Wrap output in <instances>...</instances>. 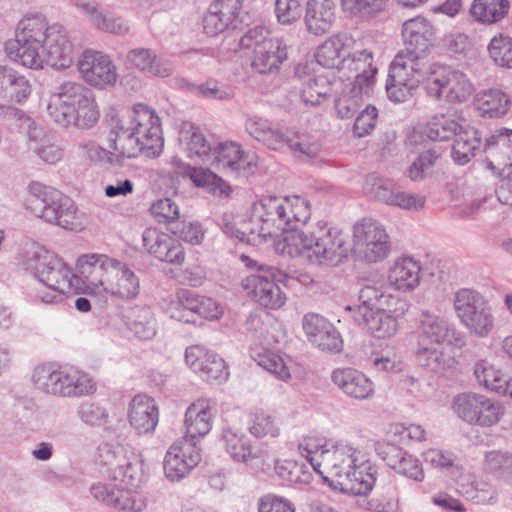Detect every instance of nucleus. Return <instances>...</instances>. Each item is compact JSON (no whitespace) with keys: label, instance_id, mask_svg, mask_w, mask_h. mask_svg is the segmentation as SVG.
I'll list each match as a JSON object with an SVG mask.
<instances>
[{"label":"nucleus","instance_id":"nucleus-37","mask_svg":"<svg viewBox=\"0 0 512 512\" xmlns=\"http://www.w3.org/2000/svg\"><path fill=\"white\" fill-rule=\"evenodd\" d=\"M378 454L398 474L418 482L424 480L425 474L419 460L402 448L386 443L379 446Z\"/></svg>","mask_w":512,"mask_h":512},{"label":"nucleus","instance_id":"nucleus-25","mask_svg":"<svg viewBox=\"0 0 512 512\" xmlns=\"http://www.w3.org/2000/svg\"><path fill=\"white\" fill-rule=\"evenodd\" d=\"M423 266L420 259L409 255L401 254L395 257L387 269L388 286L401 293H411L421 283V272Z\"/></svg>","mask_w":512,"mask_h":512},{"label":"nucleus","instance_id":"nucleus-12","mask_svg":"<svg viewBox=\"0 0 512 512\" xmlns=\"http://www.w3.org/2000/svg\"><path fill=\"white\" fill-rule=\"evenodd\" d=\"M427 95L434 100L461 104L475 93V85L464 72L449 66L434 65L425 79Z\"/></svg>","mask_w":512,"mask_h":512},{"label":"nucleus","instance_id":"nucleus-4","mask_svg":"<svg viewBox=\"0 0 512 512\" xmlns=\"http://www.w3.org/2000/svg\"><path fill=\"white\" fill-rule=\"evenodd\" d=\"M83 282L82 292L106 303L129 301L140 292V280L126 264L104 254H83L76 261Z\"/></svg>","mask_w":512,"mask_h":512},{"label":"nucleus","instance_id":"nucleus-57","mask_svg":"<svg viewBox=\"0 0 512 512\" xmlns=\"http://www.w3.org/2000/svg\"><path fill=\"white\" fill-rule=\"evenodd\" d=\"M457 489L468 500L478 504L489 503L495 496V491L489 483L472 481L470 477H463L458 482Z\"/></svg>","mask_w":512,"mask_h":512},{"label":"nucleus","instance_id":"nucleus-1","mask_svg":"<svg viewBox=\"0 0 512 512\" xmlns=\"http://www.w3.org/2000/svg\"><path fill=\"white\" fill-rule=\"evenodd\" d=\"M298 451L334 489L366 496L375 486L376 469L365 451L349 439L308 434L299 441Z\"/></svg>","mask_w":512,"mask_h":512},{"label":"nucleus","instance_id":"nucleus-62","mask_svg":"<svg viewBox=\"0 0 512 512\" xmlns=\"http://www.w3.org/2000/svg\"><path fill=\"white\" fill-rule=\"evenodd\" d=\"M490 57L502 67L512 68V38L499 34L494 36L488 46Z\"/></svg>","mask_w":512,"mask_h":512},{"label":"nucleus","instance_id":"nucleus-10","mask_svg":"<svg viewBox=\"0 0 512 512\" xmlns=\"http://www.w3.org/2000/svg\"><path fill=\"white\" fill-rule=\"evenodd\" d=\"M453 309L459 322L471 336L483 339L494 331V309L481 292L471 288L457 290L453 296Z\"/></svg>","mask_w":512,"mask_h":512},{"label":"nucleus","instance_id":"nucleus-11","mask_svg":"<svg viewBox=\"0 0 512 512\" xmlns=\"http://www.w3.org/2000/svg\"><path fill=\"white\" fill-rule=\"evenodd\" d=\"M239 44L241 48L253 50L251 67L260 74L278 71L288 58L284 41L273 37L264 26L248 29L240 38Z\"/></svg>","mask_w":512,"mask_h":512},{"label":"nucleus","instance_id":"nucleus-35","mask_svg":"<svg viewBox=\"0 0 512 512\" xmlns=\"http://www.w3.org/2000/svg\"><path fill=\"white\" fill-rule=\"evenodd\" d=\"M115 486L116 484L110 485L99 482L90 487V492L97 501L115 509L141 512L146 508L147 502L143 496L129 494L123 491L121 487L116 488Z\"/></svg>","mask_w":512,"mask_h":512},{"label":"nucleus","instance_id":"nucleus-50","mask_svg":"<svg viewBox=\"0 0 512 512\" xmlns=\"http://www.w3.org/2000/svg\"><path fill=\"white\" fill-rule=\"evenodd\" d=\"M456 137L457 138L452 146L451 156L454 162L458 165H465L480 149V135L475 128L467 125Z\"/></svg>","mask_w":512,"mask_h":512},{"label":"nucleus","instance_id":"nucleus-29","mask_svg":"<svg viewBox=\"0 0 512 512\" xmlns=\"http://www.w3.org/2000/svg\"><path fill=\"white\" fill-rule=\"evenodd\" d=\"M483 152L485 166L493 174L512 168V129H495L486 139Z\"/></svg>","mask_w":512,"mask_h":512},{"label":"nucleus","instance_id":"nucleus-38","mask_svg":"<svg viewBox=\"0 0 512 512\" xmlns=\"http://www.w3.org/2000/svg\"><path fill=\"white\" fill-rule=\"evenodd\" d=\"M32 93L30 80L6 65H0V98L9 103H24Z\"/></svg>","mask_w":512,"mask_h":512},{"label":"nucleus","instance_id":"nucleus-22","mask_svg":"<svg viewBox=\"0 0 512 512\" xmlns=\"http://www.w3.org/2000/svg\"><path fill=\"white\" fill-rule=\"evenodd\" d=\"M144 250L158 261L174 266L185 262L186 252L179 239L155 227H148L142 233Z\"/></svg>","mask_w":512,"mask_h":512},{"label":"nucleus","instance_id":"nucleus-43","mask_svg":"<svg viewBox=\"0 0 512 512\" xmlns=\"http://www.w3.org/2000/svg\"><path fill=\"white\" fill-rule=\"evenodd\" d=\"M135 454L130 447L118 442H103L96 452V463L102 474L111 479L114 474Z\"/></svg>","mask_w":512,"mask_h":512},{"label":"nucleus","instance_id":"nucleus-7","mask_svg":"<svg viewBox=\"0 0 512 512\" xmlns=\"http://www.w3.org/2000/svg\"><path fill=\"white\" fill-rule=\"evenodd\" d=\"M407 310V302L398 295L367 285L359 292V305L354 318L373 337L390 339L397 335L399 320Z\"/></svg>","mask_w":512,"mask_h":512},{"label":"nucleus","instance_id":"nucleus-63","mask_svg":"<svg viewBox=\"0 0 512 512\" xmlns=\"http://www.w3.org/2000/svg\"><path fill=\"white\" fill-rule=\"evenodd\" d=\"M186 150L190 158L198 157L201 159H211L213 148L207 141L205 135L199 128L191 127L187 131L186 136Z\"/></svg>","mask_w":512,"mask_h":512},{"label":"nucleus","instance_id":"nucleus-19","mask_svg":"<svg viewBox=\"0 0 512 512\" xmlns=\"http://www.w3.org/2000/svg\"><path fill=\"white\" fill-rule=\"evenodd\" d=\"M171 162L175 170L169 175V188L175 192L184 187L182 184L188 182H191L194 188L206 189L210 192H230L231 190V186L209 168L191 166L178 157H173Z\"/></svg>","mask_w":512,"mask_h":512},{"label":"nucleus","instance_id":"nucleus-18","mask_svg":"<svg viewBox=\"0 0 512 512\" xmlns=\"http://www.w3.org/2000/svg\"><path fill=\"white\" fill-rule=\"evenodd\" d=\"M255 210H264L286 224L305 223L311 216L310 201L302 194H265L255 202Z\"/></svg>","mask_w":512,"mask_h":512},{"label":"nucleus","instance_id":"nucleus-14","mask_svg":"<svg viewBox=\"0 0 512 512\" xmlns=\"http://www.w3.org/2000/svg\"><path fill=\"white\" fill-rule=\"evenodd\" d=\"M390 236L385 226L374 219L363 218L352 228V251L367 263H378L391 253Z\"/></svg>","mask_w":512,"mask_h":512},{"label":"nucleus","instance_id":"nucleus-2","mask_svg":"<svg viewBox=\"0 0 512 512\" xmlns=\"http://www.w3.org/2000/svg\"><path fill=\"white\" fill-rule=\"evenodd\" d=\"M252 215L244 230L248 232L240 242L258 246L272 243L275 251L290 257H301L313 265L330 264L346 255V238L343 231L318 221L311 229L293 228L279 234L274 216H268L264 210L256 211L255 203Z\"/></svg>","mask_w":512,"mask_h":512},{"label":"nucleus","instance_id":"nucleus-45","mask_svg":"<svg viewBox=\"0 0 512 512\" xmlns=\"http://www.w3.org/2000/svg\"><path fill=\"white\" fill-rule=\"evenodd\" d=\"M148 475L145 469L144 460L141 455L135 453L132 454L125 464L121 465V468L111 478L125 492H136L140 489L147 481Z\"/></svg>","mask_w":512,"mask_h":512},{"label":"nucleus","instance_id":"nucleus-42","mask_svg":"<svg viewBox=\"0 0 512 512\" xmlns=\"http://www.w3.org/2000/svg\"><path fill=\"white\" fill-rule=\"evenodd\" d=\"M245 129L251 137L270 149H281L287 142V132L275 127L268 119L260 116L248 117Z\"/></svg>","mask_w":512,"mask_h":512},{"label":"nucleus","instance_id":"nucleus-27","mask_svg":"<svg viewBox=\"0 0 512 512\" xmlns=\"http://www.w3.org/2000/svg\"><path fill=\"white\" fill-rule=\"evenodd\" d=\"M436 29L432 22L423 16L406 20L402 24V37L405 50L402 53L422 59L435 39Z\"/></svg>","mask_w":512,"mask_h":512},{"label":"nucleus","instance_id":"nucleus-52","mask_svg":"<svg viewBox=\"0 0 512 512\" xmlns=\"http://www.w3.org/2000/svg\"><path fill=\"white\" fill-rule=\"evenodd\" d=\"M251 356L260 367L277 379L288 381L291 378L288 363L279 353L262 347L253 349Z\"/></svg>","mask_w":512,"mask_h":512},{"label":"nucleus","instance_id":"nucleus-31","mask_svg":"<svg viewBox=\"0 0 512 512\" xmlns=\"http://www.w3.org/2000/svg\"><path fill=\"white\" fill-rule=\"evenodd\" d=\"M187 365L207 381H225L228 370L225 361L215 352L201 345H192L185 351Z\"/></svg>","mask_w":512,"mask_h":512},{"label":"nucleus","instance_id":"nucleus-36","mask_svg":"<svg viewBox=\"0 0 512 512\" xmlns=\"http://www.w3.org/2000/svg\"><path fill=\"white\" fill-rule=\"evenodd\" d=\"M332 382L347 396L357 400L373 397L375 385L363 372L350 368H337L331 374Z\"/></svg>","mask_w":512,"mask_h":512},{"label":"nucleus","instance_id":"nucleus-53","mask_svg":"<svg viewBox=\"0 0 512 512\" xmlns=\"http://www.w3.org/2000/svg\"><path fill=\"white\" fill-rule=\"evenodd\" d=\"M247 428L250 434L256 438H275L280 435V426L276 418L262 409L250 412Z\"/></svg>","mask_w":512,"mask_h":512},{"label":"nucleus","instance_id":"nucleus-56","mask_svg":"<svg viewBox=\"0 0 512 512\" xmlns=\"http://www.w3.org/2000/svg\"><path fill=\"white\" fill-rule=\"evenodd\" d=\"M342 10L354 17L371 19L381 13L387 0H340Z\"/></svg>","mask_w":512,"mask_h":512},{"label":"nucleus","instance_id":"nucleus-8","mask_svg":"<svg viewBox=\"0 0 512 512\" xmlns=\"http://www.w3.org/2000/svg\"><path fill=\"white\" fill-rule=\"evenodd\" d=\"M47 112L61 126L82 129L94 126L100 115L92 91L75 81H65L55 88Z\"/></svg>","mask_w":512,"mask_h":512},{"label":"nucleus","instance_id":"nucleus-21","mask_svg":"<svg viewBox=\"0 0 512 512\" xmlns=\"http://www.w3.org/2000/svg\"><path fill=\"white\" fill-rule=\"evenodd\" d=\"M201 454L195 443L184 439L177 440L168 448L164 460V475L170 482H178L187 477L200 463Z\"/></svg>","mask_w":512,"mask_h":512},{"label":"nucleus","instance_id":"nucleus-49","mask_svg":"<svg viewBox=\"0 0 512 512\" xmlns=\"http://www.w3.org/2000/svg\"><path fill=\"white\" fill-rule=\"evenodd\" d=\"M509 9V0H473L470 14L475 21L492 25L503 20Z\"/></svg>","mask_w":512,"mask_h":512},{"label":"nucleus","instance_id":"nucleus-17","mask_svg":"<svg viewBox=\"0 0 512 512\" xmlns=\"http://www.w3.org/2000/svg\"><path fill=\"white\" fill-rule=\"evenodd\" d=\"M281 272L272 266L259 265L258 273L246 277L242 287L261 306L279 309L286 302V296L276 284Z\"/></svg>","mask_w":512,"mask_h":512},{"label":"nucleus","instance_id":"nucleus-40","mask_svg":"<svg viewBox=\"0 0 512 512\" xmlns=\"http://www.w3.org/2000/svg\"><path fill=\"white\" fill-rule=\"evenodd\" d=\"M336 5L333 0H308L305 24L314 35H323L333 26L336 19Z\"/></svg>","mask_w":512,"mask_h":512},{"label":"nucleus","instance_id":"nucleus-39","mask_svg":"<svg viewBox=\"0 0 512 512\" xmlns=\"http://www.w3.org/2000/svg\"><path fill=\"white\" fill-rule=\"evenodd\" d=\"M124 323L127 330L139 340L147 341L157 333V319L148 306L135 305L124 313Z\"/></svg>","mask_w":512,"mask_h":512},{"label":"nucleus","instance_id":"nucleus-60","mask_svg":"<svg viewBox=\"0 0 512 512\" xmlns=\"http://www.w3.org/2000/svg\"><path fill=\"white\" fill-rule=\"evenodd\" d=\"M512 452L492 450L485 454L484 468L486 471L508 480L512 470Z\"/></svg>","mask_w":512,"mask_h":512},{"label":"nucleus","instance_id":"nucleus-24","mask_svg":"<svg viewBox=\"0 0 512 512\" xmlns=\"http://www.w3.org/2000/svg\"><path fill=\"white\" fill-rule=\"evenodd\" d=\"M78 70L86 83L97 88L114 85L117 68L110 57L102 52L86 50L77 63Z\"/></svg>","mask_w":512,"mask_h":512},{"label":"nucleus","instance_id":"nucleus-26","mask_svg":"<svg viewBox=\"0 0 512 512\" xmlns=\"http://www.w3.org/2000/svg\"><path fill=\"white\" fill-rule=\"evenodd\" d=\"M216 413V404L211 399L200 398L192 402L185 412L184 440L195 443V441L205 437L213 427Z\"/></svg>","mask_w":512,"mask_h":512},{"label":"nucleus","instance_id":"nucleus-51","mask_svg":"<svg viewBox=\"0 0 512 512\" xmlns=\"http://www.w3.org/2000/svg\"><path fill=\"white\" fill-rule=\"evenodd\" d=\"M221 439L224 442L226 452L234 461L247 462L256 457L250 440L242 432L231 427H225L222 430Z\"/></svg>","mask_w":512,"mask_h":512},{"label":"nucleus","instance_id":"nucleus-61","mask_svg":"<svg viewBox=\"0 0 512 512\" xmlns=\"http://www.w3.org/2000/svg\"><path fill=\"white\" fill-rule=\"evenodd\" d=\"M512 452L492 450L485 454L484 468L486 471L508 480L512 470Z\"/></svg>","mask_w":512,"mask_h":512},{"label":"nucleus","instance_id":"nucleus-54","mask_svg":"<svg viewBox=\"0 0 512 512\" xmlns=\"http://www.w3.org/2000/svg\"><path fill=\"white\" fill-rule=\"evenodd\" d=\"M370 92L360 90L359 87H344L342 94L335 101V110L337 115L342 119H348L362 106L363 98L368 96Z\"/></svg>","mask_w":512,"mask_h":512},{"label":"nucleus","instance_id":"nucleus-28","mask_svg":"<svg viewBox=\"0 0 512 512\" xmlns=\"http://www.w3.org/2000/svg\"><path fill=\"white\" fill-rule=\"evenodd\" d=\"M22 127L26 129L27 147L42 162L56 164L62 160L64 151L57 143L55 137L49 134L43 127L37 125L28 116L21 118Z\"/></svg>","mask_w":512,"mask_h":512},{"label":"nucleus","instance_id":"nucleus-3","mask_svg":"<svg viewBox=\"0 0 512 512\" xmlns=\"http://www.w3.org/2000/svg\"><path fill=\"white\" fill-rule=\"evenodd\" d=\"M6 55L32 70L47 64L56 70L69 68L76 50L61 26L51 25L40 13L27 14L18 23L15 38L5 43Z\"/></svg>","mask_w":512,"mask_h":512},{"label":"nucleus","instance_id":"nucleus-58","mask_svg":"<svg viewBox=\"0 0 512 512\" xmlns=\"http://www.w3.org/2000/svg\"><path fill=\"white\" fill-rule=\"evenodd\" d=\"M96 391V383L86 372L69 366L66 398H75L92 394Z\"/></svg>","mask_w":512,"mask_h":512},{"label":"nucleus","instance_id":"nucleus-30","mask_svg":"<svg viewBox=\"0 0 512 512\" xmlns=\"http://www.w3.org/2000/svg\"><path fill=\"white\" fill-rule=\"evenodd\" d=\"M242 9V0H215L202 19L204 32L209 36L219 35L235 28Z\"/></svg>","mask_w":512,"mask_h":512},{"label":"nucleus","instance_id":"nucleus-6","mask_svg":"<svg viewBox=\"0 0 512 512\" xmlns=\"http://www.w3.org/2000/svg\"><path fill=\"white\" fill-rule=\"evenodd\" d=\"M21 265L42 284L35 292V299L42 303L59 304L71 294L83 293L79 272L74 274L63 259L38 243L24 248Z\"/></svg>","mask_w":512,"mask_h":512},{"label":"nucleus","instance_id":"nucleus-59","mask_svg":"<svg viewBox=\"0 0 512 512\" xmlns=\"http://www.w3.org/2000/svg\"><path fill=\"white\" fill-rule=\"evenodd\" d=\"M79 419L89 427H100L107 423L109 412L105 406L99 402L86 400L77 408Z\"/></svg>","mask_w":512,"mask_h":512},{"label":"nucleus","instance_id":"nucleus-46","mask_svg":"<svg viewBox=\"0 0 512 512\" xmlns=\"http://www.w3.org/2000/svg\"><path fill=\"white\" fill-rule=\"evenodd\" d=\"M464 120L453 112L437 113L424 128V135L433 141H447L457 136L465 127Z\"/></svg>","mask_w":512,"mask_h":512},{"label":"nucleus","instance_id":"nucleus-44","mask_svg":"<svg viewBox=\"0 0 512 512\" xmlns=\"http://www.w3.org/2000/svg\"><path fill=\"white\" fill-rule=\"evenodd\" d=\"M352 45V38L345 34H336L322 43L316 53L317 62L326 68L340 70L344 58H347Z\"/></svg>","mask_w":512,"mask_h":512},{"label":"nucleus","instance_id":"nucleus-33","mask_svg":"<svg viewBox=\"0 0 512 512\" xmlns=\"http://www.w3.org/2000/svg\"><path fill=\"white\" fill-rule=\"evenodd\" d=\"M303 330L311 343L323 351L339 352L342 339L339 332L325 317L308 313L302 320Z\"/></svg>","mask_w":512,"mask_h":512},{"label":"nucleus","instance_id":"nucleus-64","mask_svg":"<svg viewBox=\"0 0 512 512\" xmlns=\"http://www.w3.org/2000/svg\"><path fill=\"white\" fill-rule=\"evenodd\" d=\"M250 216L247 213L227 212L222 216L221 229L225 235L235 238L238 241L243 240L248 232L244 230L248 224Z\"/></svg>","mask_w":512,"mask_h":512},{"label":"nucleus","instance_id":"nucleus-55","mask_svg":"<svg viewBox=\"0 0 512 512\" xmlns=\"http://www.w3.org/2000/svg\"><path fill=\"white\" fill-rule=\"evenodd\" d=\"M60 365L47 363L37 366L32 373L34 388L47 395L55 396Z\"/></svg>","mask_w":512,"mask_h":512},{"label":"nucleus","instance_id":"nucleus-16","mask_svg":"<svg viewBox=\"0 0 512 512\" xmlns=\"http://www.w3.org/2000/svg\"><path fill=\"white\" fill-rule=\"evenodd\" d=\"M146 148V157L160 155L163 148L161 121L154 109L148 105L135 104L125 122Z\"/></svg>","mask_w":512,"mask_h":512},{"label":"nucleus","instance_id":"nucleus-47","mask_svg":"<svg viewBox=\"0 0 512 512\" xmlns=\"http://www.w3.org/2000/svg\"><path fill=\"white\" fill-rule=\"evenodd\" d=\"M474 106L483 118H499L507 113L510 98L499 89H485L476 94Z\"/></svg>","mask_w":512,"mask_h":512},{"label":"nucleus","instance_id":"nucleus-9","mask_svg":"<svg viewBox=\"0 0 512 512\" xmlns=\"http://www.w3.org/2000/svg\"><path fill=\"white\" fill-rule=\"evenodd\" d=\"M25 208L36 217L65 230L82 231L87 219L66 194H27Z\"/></svg>","mask_w":512,"mask_h":512},{"label":"nucleus","instance_id":"nucleus-34","mask_svg":"<svg viewBox=\"0 0 512 512\" xmlns=\"http://www.w3.org/2000/svg\"><path fill=\"white\" fill-rule=\"evenodd\" d=\"M107 142L113 156L133 158L142 154L146 157V148L143 143L135 136L129 126L118 117L111 118Z\"/></svg>","mask_w":512,"mask_h":512},{"label":"nucleus","instance_id":"nucleus-20","mask_svg":"<svg viewBox=\"0 0 512 512\" xmlns=\"http://www.w3.org/2000/svg\"><path fill=\"white\" fill-rule=\"evenodd\" d=\"M211 165H214L226 175L240 177L254 173L256 160L240 144L225 141L213 147Z\"/></svg>","mask_w":512,"mask_h":512},{"label":"nucleus","instance_id":"nucleus-48","mask_svg":"<svg viewBox=\"0 0 512 512\" xmlns=\"http://www.w3.org/2000/svg\"><path fill=\"white\" fill-rule=\"evenodd\" d=\"M473 375L480 386L485 389L504 395L507 392L508 379L501 368L492 361L483 358L475 361Z\"/></svg>","mask_w":512,"mask_h":512},{"label":"nucleus","instance_id":"nucleus-13","mask_svg":"<svg viewBox=\"0 0 512 512\" xmlns=\"http://www.w3.org/2000/svg\"><path fill=\"white\" fill-rule=\"evenodd\" d=\"M427 74L420 58L399 52L389 66L385 86L388 98L395 103L409 100L420 83L425 84Z\"/></svg>","mask_w":512,"mask_h":512},{"label":"nucleus","instance_id":"nucleus-41","mask_svg":"<svg viewBox=\"0 0 512 512\" xmlns=\"http://www.w3.org/2000/svg\"><path fill=\"white\" fill-rule=\"evenodd\" d=\"M127 62L135 69L157 77H168L174 71L172 63L148 48L131 49L126 56Z\"/></svg>","mask_w":512,"mask_h":512},{"label":"nucleus","instance_id":"nucleus-5","mask_svg":"<svg viewBox=\"0 0 512 512\" xmlns=\"http://www.w3.org/2000/svg\"><path fill=\"white\" fill-rule=\"evenodd\" d=\"M414 357L417 364L431 373L443 374L451 369L455 360L440 346L453 349L467 345V336L443 315L422 309L416 320Z\"/></svg>","mask_w":512,"mask_h":512},{"label":"nucleus","instance_id":"nucleus-15","mask_svg":"<svg viewBox=\"0 0 512 512\" xmlns=\"http://www.w3.org/2000/svg\"><path fill=\"white\" fill-rule=\"evenodd\" d=\"M452 410L464 422L482 428L496 426L506 413L501 401L475 392L456 395Z\"/></svg>","mask_w":512,"mask_h":512},{"label":"nucleus","instance_id":"nucleus-32","mask_svg":"<svg viewBox=\"0 0 512 512\" xmlns=\"http://www.w3.org/2000/svg\"><path fill=\"white\" fill-rule=\"evenodd\" d=\"M128 420L138 436H152L159 423L155 400L145 394L134 396L128 406Z\"/></svg>","mask_w":512,"mask_h":512},{"label":"nucleus","instance_id":"nucleus-23","mask_svg":"<svg viewBox=\"0 0 512 512\" xmlns=\"http://www.w3.org/2000/svg\"><path fill=\"white\" fill-rule=\"evenodd\" d=\"M377 68L373 65V54L368 50L356 51L344 58L338 72L339 78L346 81V86L359 87L371 92L375 84Z\"/></svg>","mask_w":512,"mask_h":512}]
</instances>
